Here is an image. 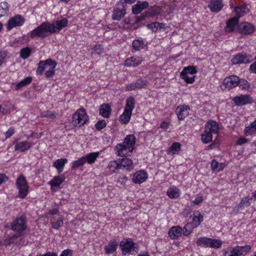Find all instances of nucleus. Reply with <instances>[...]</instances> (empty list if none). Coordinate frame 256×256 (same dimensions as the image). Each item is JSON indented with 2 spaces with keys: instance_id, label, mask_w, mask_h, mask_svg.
<instances>
[{
  "instance_id": "nucleus-7",
  "label": "nucleus",
  "mask_w": 256,
  "mask_h": 256,
  "mask_svg": "<svg viewBox=\"0 0 256 256\" xmlns=\"http://www.w3.org/2000/svg\"><path fill=\"white\" fill-rule=\"evenodd\" d=\"M126 14V6L122 2H118L114 8L112 18L114 20H120L124 17Z\"/></svg>"
},
{
  "instance_id": "nucleus-48",
  "label": "nucleus",
  "mask_w": 256,
  "mask_h": 256,
  "mask_svg": "<svg viewBox=\"0 0 256 256\" xmlns=\"http://www.w3.org/2000/svg\"><path fill=\"white\" fill-rule=\"evenodd\" d=\"M54 220L51 221L52 227L54 229H58L63 225V219L61 217L58 218V220H55L54 218H53Z\"/></svg>"
},
{
  "instance_id": "nucleus-25",
  "label": "nucleus",
  "mask_w": 256,
  "mask_h": 256,
  "mask_svg": "<svg viewBox=\"0 0 256 256\" xmlns=\"http://www.w3.org/2000/svg\"><path fill=\"white\" fill-rule=\"evenodd\" d=\"M118 160L120 169H125L128 171L133 169L132 162L130 158H125Z\"/></svg>"
},
{
  "instance_id": "nucleus-34",
  "label": "nucleus",
  "mask_w": 256,
  "mask_h": 256,
  "mask_svg": "<svg viewBox=\"0 0 256 256\" xmlns=\"http://www.w3.org/2000/svg\"><path fill=\"white\" fill-rule=\"evenodd\" d=\"M244 132L246 136L256 134V120L251 123L250 126H246Z\"/></svg>"
},
{
  "instance_id": "nucleus-15",
  "label": "nucleus",
  "mask_w": 256,
  "mask_h": 256,
  "mask_svg": "<svg viewBox=\"0 0 256 256\" xmlns=\"http://www.w3.org/2000/svg\"><path fill=\"white\" fill-rule=\"evenodd\" d=\"M251 56L246 54H239L232 59V62L234 64H247L250 62Z\"/></svg>"
},
{
  "instance_id": "nucleus-58",
  "label": "nucleus",
  "mask_w": 256,
  "mask_h": 256,
  "mask_svg": "<svg viewBox=\"0 0 256 256\" xmlns=\"http://www.w3.org/2000/svg\"><path fill=\"white\" fill-rule=\"evenodd\" d=\"M238 84H240V86L242 90H247L250 87V84H249L248 82L244 79H242V80L240 79V82H239Z\"/></svg>"
},
{
  "instance_id": "nucleus-24",
  "label": "nucleus",
  "mask_w": 256,
  "mask_h": 256,
  "mask_svg": "<svg viewBox=\"0 0 256 256\" xmlns=\"http://www.w3.org/2000/svg\"><path fill=\"white\" fill-rule=\"evenodd\" d=\"M118 246V243L115 240H110L108 244L104 246V250L106 254L114 252Z\"/></svg>"
},
{
  "instance_id": "nucleus-14",
  "label": "nucleus",
  "mask_w": 256,
  "mask_h": 256,
  "mask_svg": "<svg viewBox=\"0 0 256 256\" xmlns=\"http://www.w3.org/2000/svg\"><path fill=\"white\" fill-rule=\"evenodd\" d=\"M129 147L123 144H118L115 146L117 155L120 156H130L134 150L128 149Z\"/></svg>"
},
{
  "instance_id": "nucleus-62",
  "label": "nucleus",
  "mask_w": 256,
  "mask_h": 256,
  "mask_svg": "<svg viewBox=\"0 0 256 256\" xmlns=\"http://www.w3.org/2000/svg\"><path fill=\"white\" fill-rule=\"evenodd\" d=\"M14 133V129L10 128L5 133L6 138H10Z\"/></svg>"
},
{
  "instance_id": "nucleus-36",
  "label": "nucleus",
  "mask_w": 256,
  "mask_h": 256,
  "mask_svg": "<svg viewBox=\"0 0 256 256\" xmlns=\"http://www.w3.org/2000/svg\"><path fill=\"white\" fill-rule=\"evenodd\" d=\"M180 146L181 144L180 143L175 142L168 149V153L172 154H178L181 150Z\"/></svg>"
},
{
  "instance_id": "nucleus-4",
  "label": "nucleus",
  "mask_w": 256,
  "mask_h": 256,
  "mask_svg": "<svg viewBox=\"0 0 256 256\" xmlns=\"http://www.w3.org/2000/svg\"><path fill=\"white\" fill-rule=\"evenodd\" d=\"M88 120L85 109L80 108L72 116V124L74 126H81Z\"/></svg>"
},
{
  "instance_id": "nucleus-27",
  "label": "nucleus",
  "mask_w": 256,
  "mask_h": 256,
  "mask_svg": "<svg viewBox=\"0 0 256 256\" xmlns=\"http://www.w3.org/2000/svg\"><path fill=\"white\" fill-rule=\"evenodd\" d=\"M100 114L104 118H108L110 116L112 108L108 104H104L100 106Z\"/></svg>"
},
{
  "instance_id": "nucleus-33",
  "label": "nucleus",
  "mask_w": 256,
  "mask_h": 256,
  "mask_svg": "<svg viewBox=\"0 0 256 256\" xmlns=\"http://www.w3.org/2000/svg\"><path fill=\"white\" fill-rule=\"evenodd\" d=\"M32 80V78L30 76L27 77L20 82L15 84V90H18L22 88L23 87L29 84Z\"/></svg>"
},
{
  "instance_id": "nucleus-60",
  "label": "nucleus",
  "mask_w": 256,
  "mask_h": 256,
  "mask_svg": "<svg viewBox=\"0 0 256 256\" xmlns=\"http://www.w3.org/2000/svg\"><path fill=\"white\" fill-rule=\"evenodd\" d=\"M12 244L10 236L0 241V246H8Z\"/></svg>"
},
{
  "instance_id": "nucleus-52",
  "label": "nucleus",
  "mask_w": 256,
  "mask_h": 256,
  "mask_svg": "<svg viewBox=\"0 0 256 256\" xmlns=\"http://www.w3.org/2000/svg\"><path fill=\"white\" fill-rule=\"evenodd\" d=\"M181 72H184V74H185L186 75L188 74H196L197 72V70L194 66H188L184 68Z\"/></svg>"
},
{
  "instance_id": "nucleus-11",
  "label": "nucleus",
  "mask_w": 256,
  "mask_h": 256,
  "mask_svg": "<svg viewBox=\"0 0 256 256\" xmlns=\"http://www.w3.org/2000/svg\"><path fill=\"white\" fill-rule=\"evenodd\" d=\"M24 18L20 15H16L11 18L7 24V29L10 30L14 28L20 26L24 22Z\"/></svg>"
},
{
  "instance_id": "nucleus-55",
  "label": "nucleus",
  "mask_w": 256,
  "mask_h": 256,
  "mask_svg": "<svg viewBox=\"0 0 256 256\" xmlns=\"http://www.w3.org/2000/svg\"><path fill=\"white\" fill-rule=\"evenodd\" d=\"M8 54V52L5 50H0V66L6 62Z\"/></svg>"
},
{
  "instance_id": "nucleus-18",
  "label": "nucleus",
  "mask_w": 256,
  "mask_h": 256,
  "mask_svg": "<svg viewBox=\"0 0 256 256\" xmlns=\"http://www.w3.org/2000/svg\"><path fill=\"white\" fill-rule=\"evenodd\" d=\"M224 6L222 0H210L208 7L211 12H218Z\"/></svg>"
},
{
  "instance_id": "nucleus-3",
  "label": "nucleus",
  "mask_w": 256,
  "mask_h": 256,
  "mask_svg": "<svg viewBox=\"0 0 256 256\" xmlns=\"http://www.w3.org/2000/svg\"><path fill=\"white\" fill-rule=\"evenodd\" d=\"M251 248L250 245L229 248L224 250V256H245L250 252Z\"/></svg>"
},
{
  "instance_id": "nucleus-31",
  "label": "nucleus",
  "mask_w": 256,
  "mask_h": 256,
  "mask_svg": "<svg viewBox=\"0 0 256 256\" xmlns=\"http://www.w3.org/2000/svg\"><path fill=\"white\" fill-rule=\"evenodd\" d=\"M135 106V100L132 96L128 97L126 100V106L124 111L132 114V111Z\"/></svg>"
},
{
  "instance_id": "nucleus-63",
  "label": "nucleus",
  "mask_w": 256,
  "mask_h": 256,
  "mask_svg": "<svg viewBox=\"0 0 256 256\" xmlns=\"http://www.w3.org/2000/svg\"><path fill=\"white\" fill-rule=\"evenodd\" d=\"M8 180V177L4 174H0V185Z\"/></svg>"
},
{
  "instance_id": "nucleus-23",
  "label": "nucleus",
  "mask_w": 256,
  "mask_h": 256,
  "mask_svg": "<svg viewBox=\"0 0 256 256\" xmlns=\"http://www.w3.org/2000/svg\"><path fill=\"white\" fill-rule=\"evenodd\" d=\"M143 60L140 56H132L127 58L124 62V65L126 66H136L140 65Z\"/></svg>"
},
{
  "instance_id": "nucleus-51",
  "label": "nucleus",
  "mask_w": 256,
  "mask_h": 256,
  "mask_svg": "<svg viewBox=\"0 0 256 256\" xmlns=\"http://www.w3.org/2000/svg\"><path fill=\"white\" fill-rule=\"evenodd\" d=\"M32 50L30 48L26 47L20 50V56L23 59L27 58L30 54Z\"/></svg>"
},
{
  "instance_id": "nucleus-13",
  "label": "nucleus",
  "mask_w": 256,
  "mask_h": 256,
  "mask_svg": "<svg viewBox=\"0 0 256 256\" xmlns=\"http://www.w3.org/2000/svg\"><path fill=\"white\" fill-rule=\"evenodd\" d=\"M190 110L188 106L184 104L178 106L176 109V114L178 116V120H184L189 114Z\"/></svg>"
},
{
  "instance_id": "nucleus-10",
  "label": "nucleus",
  "mask_w": 256,
  "mask_h": 256,
  "mask_svg": "<svg viewBox=\"0 0 256 256\" xmlns=\"http://www.w3.org/2000/svg\"><path fill=\"white\" fill-rule=\"evenodd\" d=\"M232 100L237 106H242L250 104L254 102L252 98L249 94H240L234 96Z\"/></svg>"
},
{
  "instance_id": "nucleus-1",
  "label": "nucleus",
  "mask_w": 256,
  "mask_h": 256,
  "mask_svg": "<svg viewBox=\"0 0 256 256\" xmlns=\"http://www.w3.org/2000/svg\"><path fill=\"white\" fill-rule=\"evenodd\" d=\"M68 24V20L66 18L57 20L52 24L48 21L44 22L28 32V36L31 39L43 38L52 34L59 32L63 28L66 27Z\"/></svg>"
},
{
  "instance_id": "nucleus-50",
  "label": "nucleus",
  "mask_w": 256,
  "mask_h": 256,
  "mask_svg": "<svg viewBox=\"0 0 256 256\" xmlns=\"http://www.w3.org/2000/svg\"><path fill=\"white\" fill-rule=\"evenodd\" d=\"M134 82L136 90L142 89L144 88L147 84L146 81L142 80V78H138Z\"/></svg>"
},
{
  "instance_id": "nucleus-26",
  "label": "nucleus",
  "mask_w": 256,
  "mask_h": 256,
  "mask_svg": "<svg viewBox=\"0 0 256 256\" xmlns=\"http://www.w3.org/2000/svg\"><path fill=\"white\" fill-rule=\"evenodd\" d=\"M148 6V4L146 1H138L136 4L132 6V12L134 14H140L143 10L146 8Z\"/></svg>"
},
{
  "instance_id": "nucleus-21",
  "label": "nucleus",
  "mask_w": 256,
  "mask_h": 256,
  "mask_svg": "<svg viewBox=\"0 0 256 256\" xmlns=\"http://www.w3.org/2000/svg\"><path fill=\"white\" fill-rule=\"evenodd\" d=\"M33 144L32 142H30L27 140L17 142L14 146V150H15L24 152L30 150Z\"/></svg>"
},
{
  "instance_id": "nucleus-32",
  "label": "nucleus",
  "mask_w": 256,
  "mask_h": 256,
  "mask_svg": "<svg viewBox=\"0 0 256 256\" xmlns=\"http://www.w3.org/2000/svg\"><path fill=\"white\" fill-rule=\"evenodd\" d=\"M99 155V152H94L90 153L86 156H83V158H84L86 162H87L89 164H92L94 162Z\"/></svg>"
},
{
  "instance_id": "nucleus-40",
  "label": "nucleus",
  "mask_w": 256,
  "mask_h": 256,
  "mask_svg": "<svg viewBox=\"0 0 256 256\" xmlns=\"http://www.w3.org/2000/svg\"><path fill=\"white\" fill-rule=\"evenodd\" d=\"M167 195L170 198H176L180 196V190L177 188H169L167 191Z\"/></svg>"
},
{
  "instance_id": "nucleus-16",
  "label": "nucleus",
  "mask_w": 256,
  "mask_h": 256,
  "mask_svg": "<svg viewBox=\"0 0 256 256\" xmlns=\"http://www.w3.org/2000/svg\"><path fill=\"white\" fill-rule=\"evenodd\" d=\"M204 129L212 135L218 134L220 130L218 124L214 120H209L206 122Z\"/></svg>"
},
{
  "instance_id": "nucleus-35",
  "label": "nucleus",
  "mask_w": 256,
  "mask_h": 256,
  "mask_svg": "<svg viewBox=\"0 0 256 256\" xmlns=\"http://www.w3.org/2000/svg\"><path fill=\"white\" fill-rule=\"evenodd\" d=\"M225 166L224 163H219L215 160H212L211 163V168L213 171L220 172L222 170Z\"/></svg>"
},
{
  "instance_id": "nucleus-37",
  "label": "nucleus",
  "mask_w": 256,
  "mask_h": 256,
  "mask_svg": "<svg viewBox=\"0 0 256 256\" xmlns=\"http://www.w3.org/2000/svg\"><path fill=\"white\" fill-rule=\"evenodd\" d=\"M209 240L210 241L208 248L218 249L222 247V240L211 238H210Z\"/></svg>"
},
{
  "instance_id": "nucleus-61",
  "label": "nucleus",
  "mask_w": 256,
  "mask_h": 256,
  "mask_svg": "<svg viewBox=\"0 0 256 256\" xmlns=\"http://www.w3.org/2000/svg\"><path fill=\"white\" fill-rule=\"evenodd\" d=\"M96 54H100L103 52L104 48L100 44H96L94 48Z\"/></svg>"
},
{
  "instance_id": "nucleus-56",
  "label": "nucleus",
  "mask_w": 256,
  "mask_h": 256,
  "mask_svg": "<svg viewBox=\"0 0 256 256\" xmlns=\"http://www.w3.org/2000/svg\"><path fill=\"white\" fill-rule=\"evenodd\" d=\"M106 126V122L105 120H98L95 124L96 129L98 130H100L104 128Z\"/></svg>"
},
{
  "instance_id": "nucleus-41",
  "label": "nucleus",
  "mask_w": 256,
  "mask_h": 256,
  "mask_svg": "<svg viewBox=\"0 0 256 256\" xmlns=\"http://www.w3.org/2000/svg\"><path fill=\"white\" fill-rule=\"evenodd\" d=\"M246 6H241L236 7L234 11L236 12V16L234 17H238V19L239 20L240 18L246 14Z\"/></svg>"
},
{
  "instance_id": "nucleus-8",
  "label": "nucleus",
  "mask_w": 256,
  "mask_h": 256,
  "mask_svg": "<svg viewBox=\"0 0 256 256\" xmlns=\"http://www.w3.org/2000/svg\"><path fill=\"white\" fill-rule=\"evenodd\" d=\"M135 245L136 244L130 238L124 239L120 244L122 254L124 255L129 254L132 252L134 251Z\"/></svg>"
},
{
  "instance_id": "nucleus-19",
  "label": "nucleus",
  "mask_w": 256,
  "mask_h": 256,
  "mask_svg": "<svg viewBox=\"0 0 256 256\" xmlns=\"http://www.w3.org/2000/svg\"><path fill=\"white\" fill-rule=\"evenodd\" d=\"M238 17H233L230 18L226 23L225 31L228 32H234L236 30V26H238Z\"/></svg>"
},
{
  "instance_id": "nucleus-64",
  "label": "nucleus",
  "mask_w": 256,
  "mask_h": 256,
  "mask_svg": "<svg viewBox=\"0 0 256 256\" xmlns=\"http://www.w3.org/2000/svg\"><path fill=\"white\" fill-rule=\"evenodd\" d=\"M128 178L126 176H122L119 177L118 182L122 185H124L126 182L128 181Z\"/></svg>"
},
{
  "instance_id": "nucleus-57",
  "label": "nucleus",
  "mask_w": 256,
  "mask_h": 256,
  "mask_svg": "<svg viewBox=\"0 0 256 256\" xmlns=\"http://www.w3.org/2000/svg\"><path fill=\"white\" fill-rule=\"evenodd\" d=\"M147 26L151 29L152 32H156L160 28V24L158 22H154L147 24Z\"/></svg>"
},
{
  "instance_id": "nucleus-39",
  "label": "nucleus",
  "mask_w": 256,
  "mask_h": 256,
  "mask_svg": "<svg viewBox=\"0 0 256 256\" xmlns=\"http://www.w3.org/2000/svg\"><path fill=\"white\" fill-rule=\"evenodd\" d=\"M252 200V196H248L241 200L238 206L240 208L248 207L250 205Z\"/></svg>"
},
{
  "instance_id": "nucleus-46",
  "label": "nucleus",
  "mask_w": 256,
  "mask_h": 256,
  "mask_svg": "<svg viewBox=\"0 0 256 256\" xmlns=\"http://www.w3.org/2000/svg\"><path fill=\"white\" fill-rule=\"evenodd\" d=\"M182 228V235L184 236H189L192 232V230L194 229L192 226L191 224L188 222Z\"/></svg>"
},
{
  "instance_id": "nucleus-47",
  "label": "nucleus",
  "mask_w": 256,
  "mask_h": 256,
  "mask_svg": "<svg viewBox=\"0 0 256 256\" xmlns=\"http://www.w3.org/2000/svg\"><path fill=\"white\" fill-rule=\"evenodd\" d=\"M57 115L58 113L56 112H51L50 110L44 111L40 114L42 118H48L52 120L54 119Z\"/></svg>"
},
{
  "instance_id": "nucleus-42",
  "label": "nucleus",
  "mask_w": 256,
  "mask_h": 256,
  "mask_svg": "<svg viewBox=\"0 0 256 256\" xmlns=\"http://www.w3.org/2000/svg\"><path fill=\"white\" fill-rule=\"evenodd\" d=\"M209 239V238L200 237L197 240L196 244L199 246L208 248L210 241Z\"/></svg>"
},
{
  "instance_id": "nucleus-6",
  "label": "nucleus",
  "mask_w": 256,
  "mask_h": 256,
  "mask_svg": "<svg viewBox=\"0 0 256 256\" xmlns=\"http://www.w3.org/2000/svg\"><path fill=\"white\" fill-rule=\"evenodd\" d=\"M10 228L12 230L22 236L23 232L27 228L26 222L25 218L20 216L16 218L10 224Z\"/></svg>"
},
{
  "instance_id": "nucleus-17",
  "label": "nucleus",
  "mask_w": 256,
  "mask_h": 256,
  "mask_svg": "<svg viewBox=\"0 0 256 256\" xmlns=\"http://www.w3.org/2000/svg\"><path fill=\"white\" fill-rule=\"evenodd\" d=\"M182 228L179 226H172L168 231V234L172 240H177L182 236Z\"/></svg>"
},
{
  "instance_id": "nucleus-2",
  "label": "nucleus",
  "mask_w": 256,
  "mask_h": 256,
  "mask_svg": "<svg viewBox=\"0 0 256 256\" xmlns=\"http://www.w3.org/2000/svg\"><path fill=\"white\" fill-rule=\"evenodd\" d=\"M57 63L51 58L47 59L45 60H40L38 64L36 72L37 75H42L44 70L49 67V70H46L45 75L48 78H52L55 74V68Z\"/></svg>"
},
{
  "instance_id": "nucleus-20",
  "label": "nucleus",
  "mask_w": 256,
  "mask_h": 256,
  "mask_svg": "<svg viewBox=\"0 0 256 256\" xmlns=\"http://www.w3.org/2000/svg\"><path fill=\"white\" fill-rule=\"evenodd\" d=\"M148 178L147 174L144 170H138L135 172L132 177V181L135 184H142Z\"/></svg>"
},
{
  "instance_id": "nucleus-45",
  "label": "nucleus",
  "mask_w": 256,
  "mask_h": 256,
  "mask_svg": "<svg viewBox=\"0 0 256 256\" xmlns=\"http://www.w3.org/2000/svg\"><path fill=\"white\" fill-rule=\"evenodd\" d=\"M145 44L142 40H135L132 42V48L134 50H139L143 48Z\"/></svg>"
},
{
  "instance_id": "nucleus-59",
  "label": "nucleus",
  "mask_w": 256,
  "mask_h": 256,
  "mask_svg": "<svg viewBox=\"0 0 256 256\" xmlns=\"http://www.w3.org/2000/svg\"><path fill=\"white\" fill-rule=\"evenodd\" d=\"M22 235L16 234L10 236L12 244H17L19 240H20Z\"/></svg>"
},
{
  "instance_id": "nucleus-30",
  "label": "nucleus",
  "mask_w": 256,
  "mask_h": 256,
  "mask_svg": "<svg viewBox=\"0 0 256 256\" xmlns=\"http://www.w3.org/2000/svg\"><path fill=\"white\" fill-rule=\"evenodd\" d=\"M65 180V176L63 175H60L54 176L50 182L49 184L51 186V189L53 190L54 187H57L63 182Z\"/></svg>"
},
{
  "instance_id": "nucleus-22",
  "label": "nucleus",
  "mask_w": 256,
  "mask_h": 256,
  "mask_svg": "<svg viewBox=\"0 0 256 256\" xmlns=\"http://www.w3.org/2000/svg\"><path fill=\"white\" fill-rule=\"evenodd\" d=\"M203 220V216L200 214L198 210H195L193 212L192 222H190V223L191 224L192 226L194 228H195L200 226L201 222H202Z\"/></svg>"
},
{
  "instance_id": "nucleus-43",
  "label": "nucleus",
  "mask_w": 256,
  "mask_h": 256,
  "mask_svg": "<svg viewBox=\"0 0 256 256\" xmlns=\"http://www.w3.org/2000/svg\"><path fill=\"white\" fill-rule=\"evenodd\" d=\"M212 135L206 132L205 130L201 134V140L203 143L208 144L212 140Z\"/></svg>"
},
{
  "instance_id": "nucleus-9",
  "label": "nucleus",
  "mask_w": 256,
  "mask_h": 256,
  "mask_svg": "<svg viewBox=\"0 0 256 256\" xmlns=\"http://www.w3.org/2000/svg\"><path fill=\"white\" fill-rule=\"evenodd\" d=\"M254 30V26L248 22H241L238 26V32L242 35L251 34Z\"/></svg>"
},
{
  "instance_id": "nucleus-53",
  "label": "nucleus",
  "mask_w": 256,
  "mask_h": 256,
  "mask_svg": "<svg viewBox=\"0 0 256 256\" xmlns=\"http://www.w3.org/2000/svg\"><path fill=\"white\" fill-rule=\"evenodd\" d=\"M8 10V3L6 2H2L0 3V15H4Z\"/></svg>"
},
{
  "instance_id": "nucleus-5",
  "label": "nucleus",
  "mask_w": 256,
  "mask_h": 256,
  "mask_svg": "<svg viewBox=\"0 0 256 256\" xmlns=\"http://www.w3.org/2000/svg\"><path fill=\"white\" fill-rule=\"evenodd\" d=\"M16 185L18 190L19 196L22 198H26L28 192V186L26 177L22 174L18 176Z\"/></svg>"
},
{
  "instance_id": "nucleus-44",
  "label": "nucleus",
  "mask_w": 256,
  "mask_h": 256,
  "mask_svg": "<svg viewBox=\"0 0 256 256\" xmlns=\"http://www.w3.org/2000/svg\"><path fill=\"white\" fill-rule=\"evenodd\" d=\"M108 168L112 172H114L116 170L120 169L118 160L110 161L108 166Z\"/></svg>"
},
{
  "instance_id": "nucleus-38",
  "label": "nucleus",
  "mask_w": 256,
  "mask_h": 256,
  "mask_svg": "<svg viewBox=\"0 0 256 256\" xmlns=\"http://www.w3.org/2000/svg\"><path fill=\"white\" fill-rule=\"evenodd\" d=\"M132 114L124 111L120 116L119 120L123 124H127L130 120Z\"/></svg>"
},
{
  "instance_id": "nucleus-49",
  "label": "nucleus",
  "mask_w": 256,
  "mask_h": 256,
  "mask_svg": "<svg viewBox=\"0 0 256 256\" xmlns=\"http://www.w3.org/2000/svg\"><path fill=\"white\" fill-rule=\"evenodd\" d=\"M86 163L85 160L83 157L80 158L77 160L74 161L72 163V169L75 170L80 166H82Z\"/></svg>"
},
{
  "instance_id": "nucleus-54",
  "label": "nucleus",
  "mask_w": 256,
  "mask_h": 256,
  "mask_svg": "<svg viewBox=\"0 0 256 256\" xmlns=\"http://www.w3.org/2000/svg\"><path fill=\"white\" fill-rule=\"evenodd\" d=\"M181 78L184 80L185 82L187 84H192L194 82V76L189 77L188 74L186 75L184 72L180 74Z\"/></svg>"
},
{
  "instance_id": "nucleus-12",
  "label": "nucleus",
  "mask_w": 256,
  "mask_h": 256,
  "mask_svg": "<svg viewBox=\"0 0 256 256\" xmlns=\"http://www.w3.org/2000/svg\"><path fill=\"white\" fill-rule=\"evenodd\" d=\"M240 82V78L234 75L226 77L222 82L226 88L230 90L236 86Z\"/></svg>"
},
{
  "instance_id": "nucleus-28",
  "label": "nucleus",
  "mask_w": 256,
  "mask_h": 256,
  "mask_svg": "<svg viewBox=\"0 0 256 256\" xmlns=\"http://www.w3.org/2000/svg\"><path fill=\"white\" fill-rule=\"evenodd\" d=\"M122 144L128 146L129 148L128 149L134 150V145L136 144V137L134 134H129L126 136L124 138Z\"/></svg>"
},
{
  "instance_id": "nucleus-29",
  "label": "nucleus",
  "mask_w": 256,
  "mask_h": 256,
  "mask_svg": "<svg viewBox=\"0 0 256 256\" xmlns=\"http://www.w3.org/2000/svg\"><path fill=\"white\" fill-rule=\"evenodd\" d=\"M68 162V160L66 158H62L56 160L53 164V166L56 168L58 173L62 172L64 165Z\"/></svg>"
}]
</instances>
